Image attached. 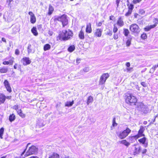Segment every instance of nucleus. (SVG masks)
<instances>
[{"instance_id":"1","label":"nucleus","mask_w":158,"mask_h":158,"mask_svg":"<svg viewBox=\"0 0 158 158\" xmlns=\"http://www.w3.org/2000/svg\"><path fill=\"white\" fill-rule=\"evenodd\" d=\"M73 35L72 32L69 30H63L57 37V40H66L70 39Z\"/></svg>"},{"instance_id":"2","label":"nucleus","mask_w":158,"mask_h":158,"mask_svg":"<svg viewBox=\"0 0 158 158\" xmlns=\"http://www.w3.org/2000/svg\"><path fill=\"white\" fill-rule=\"evenodd\" d=\"M125 99L126 102L131 105H135L137 101V99L136 97L131 94H127L125 95Z\"/></svg>"},{"instance_id":"3","label":"nucleus","mask_w":158,"mask_h":158,"mask_svg":"<svg viewBox=\"0 0 158 158\" xmlns=\"http://www.w3.org/2000/svg\"><path fill=\"white\" fill-rule=\"evenodd\" d=\"M131 132V130L127 127L123 131L117 132L116 134L119 139H123L127 136Z\"/></svg>"},{"instance_id":"4","label":"nucleus","mask_w":158,"mask_h":158,"mask_svg":"<svg viewBox=\"0 0 158 158\" xmlns=\"http://www.w3.org/2000/svg\"><path fill=\"white\" fill-rule=\"evenodd\" d=\"M38 150V149L35 146H32L29 148V150L27 152L24 156H27L36 153Z\"/></svg>"},{"instance_id":"5","label":"nucleus","mask_w":158,"mask_h":158,"mask_svg":"<svg viewBox=\"0 0 158 158\" xmlns=\"http://www.w3.org/2000/svg\"><path fill=\"white\" fill-rule=\"evenodd\" d=\"M109 77V75L108 73L103 74L100 77L99 81V84L102 85L104 84L106 80Z\"/></svg>"},{"instance_id":"6","label":"nucleus","mask_w":158,"mask_h":158,"mask_svg":"<svg viewBox=\"0 0 158 158\" xmlns=\"http://www.w3.org/2000/svg\"><path fill=\"white\" fill-rule=\"evenodd\" d=\"M57 19L62 23L63 27L66 26L68 23L67 16L65 15H64L60 17H58Z\"/></svg>"},{"instance_id":"7","label":"nucleus","mask_w":158,"mask_h":158,"mask_svg":"<svg viewBox=\"0 0 158 158\" xmlns=\"http://www.w3.org/2000/svg\"><path fill=\"white\" fill-rule=\"evenodd\" d=\"M130 30L132 32L138 33L140 31V29L138 26L136 24H132L130 27Z\"/></svg>"},{"instance_id":"8","label":"nucleus","mask_w":158,"mask_h":158,"mask_svg":"<svg viewBox=\"0 0 158 158\" xmlns=\"http://www.w3.org/2000/svg\"><path fill=\"white\" fill-rule=\"evenodd\" d=\"M145 130V128L143 126H141L140 128L138 131V134L135 136H133L132 137L135 139H137L138 138L144 136V135L143 134V132Z\"/></svg>"},{"instance_id":"9","label":"nucleus","mask_w":158,"mask_h":158,"mask_svg":"<svg viewBox=\"0 0 158 158\" xmlns=\"http://www.w3.org/2000/svg\"><path fill=\"white\" fill-rule=\"evenodd\" d=\"M133 147V153L134 155L139 154L141 150V147L137 144H135L132 145Z\"/></svg>"},{"instance_id":"10","label":"nucleus","mask_w":158,"mask_h":158,"mask_svg":"<svg viewBox=\"0 0 158 158\" xmlns=\"http://www.w3.org/2000/svg\"><path fill=\"white\" fill-rule=\"evenodd\" d=\"M21 62L24 65L26 66L30 64L31 62V61L30 60L29 58L25 57L22 59Z\"/></svg>"},{"instance_id":"11","label":"nucleus","mask_w":158,"mask_h":158,"mask_svg":"<svg viewBox=\"0 0 158 158\" xmlns=\"http://www.w3.org/2000/svg\"><path fill=\"white\" fill-rule=\"evenodd\" d=\"M3 83L7 90L9 92H11V88L10 84L8 81L6 80H5Z\"/></svg>"},{"instance_id":"12","label":"nucleus","mask_w":158,"mask_h":158,"mask_svg":"<svg viewBox=\"0 0 158 158\" xmlns=\"http://www.w3.org/2000/svg\"><path fill=\"white\" fill-rule=\"evenodd\" d=\"M30 16V22L32 23H35L36 22V18L34 14L32 12L30 11L28 13Z\"/></svg>"},{"instance_id":"13","label":"nucleus","mask_w":158,"mask_h":158,"mask_svg":"<svg viewBox=\"0 0 158 158\" xmlns=\"http://www.w3.org/2000/svg\"><path fill=\"white\" fill-rule=\"evenodd\" d=\"M117 24L118 26L121 27L124 25V23L123 21V19L121 17H119L117 22Z\"/></svg>"},{"instance_id":"14","label":"nucleus","mask_w":158,"mask_h":158,"mask_svg":"<svg viewBox=\"0 0 158 158\" xmlns=\"http://www.w3.org/2000/svg\"><path fill=\"white\" fill-rule=\"evenodd\" d=\"M102 31V29L99 28L95 30V32L94 33V35L96 36L100 37L101 36Z\"/></svg>"},{"instance_id":"15","label":"nucleus","mask_w":158,"mask_h":158,"mask_svg":"<svg viewBox=\"0 0 158 158\" xmlns=\"http://www.w3.org/2000/svg\"><path fill=\"white\" fill-rule=\"evenodd\" d=\"M138 108L139 110L144 112L145 106L142 103H140L138 105Z\"/></svg>"},{"instance_id":"16","label":"nucleus","mask_w":158,"mask_h":158,"mask_svg":"<svg viewBox=\"0 0 158 158\" xmlns=\"http://www.w3.org/2000/svg\"><path fill=\"white\" fill-rule=\"evenodd\" d=\"M92 31L91 24L90 23H89L86 25L85 31L87 33H90L92 32Z\"/></svg>"},{"instance_id":"17","label":"nucleus","mask_w":158,"mask_h":158,"mask_svg":"<svg viewBox=\"0 0 158 158\" xmlns=\"http://www.w3.org/2000/svg\"><path fill=\"white\" fill-rule=\"evenodd\" d=\"M78 36L79 38L81 40H83L85 38L84 34L83 31L82 29L79 32L78 34Z\"/></svg>"},{"instance_id":"18","label":"nucleus","mask_w":158,"mask_h":158,"mask_svg":"<svg viewBox=\"0 0 158 158\" xmlns=\"http://www.w3.org/2000/svg\"><path fill=\"white\" fill-rule=\"evenodd\" d=\"M146 139V138L145 137H143L142 138L139 139L138 140V141L140 143H142L143 144H144V147H147V146L148 143H146V144H145Z\"/></svg>"},{"instance_id":"19","label":"nucleus","mask_w":158,"mask_h":158,"mask_svg":"<svg viewBox=\"0 0 158 158\" xmlns=\"http://www.w3.org/2000/svg\"><path fill=\"white\" fill-rule=\"evenodd\" d=\"M6 100V97L3 94H0V104L3 103Z\"/></svg>"},{"instance_id":"20","label":"nucleus","mask_w":158,"mask_h":158,"mask_svg":"<svg viewBox=\"0 0 158 158\" xmlns=\"http://www.w3.org/2000/svg\"><path fill=\"white\" fill-rule=\"evenodd\" d=\"M31 31L34 35L37 36L38 35V33L36 27H33L31 30Z\"/></svg>"},{"instance_id":"21","label":"nucleus","mask_w":158,"mask_h":158,"mask_svg":"<svg viewBox=\"0 0 158 158\" xmlns=\"http://www.w3.org/2000/svg\"><path fill=\"white\" fill-rule=\"evenodd\" d=\"M8 71V68L5 67H4L0 69V72L1 73H6Z\"/></svg>"},{"instance_id":"22","label":"nucleus","mask_w":158,"mask_h":158,"mask_svg":"<svg viewBox=\"0 0 158 158\" xmlns=\"http://www.w3.org/2000/svg\"><path fill=\"white\" fill-rule=\"evenodd\" d=\"M93 101V98L91 96L89 97L87 99V101L86 102L87 105H89V103H92Z\"/></svg>"},{"instance_id":"23","label":"nucleus","mask_w":158,"mask_h":158,"mask_svg":"<svg viewBox=\"0 0 158 158\" xmlns=\"http://www.w3.org/2000/svg\"><path fill=\"white\" fill-rule=\"evenodd\" d=\"M121 143L124 144L127 147H128L130 145V143L127 142L126 140H123L120 141Z\"/></svg>"},{"instance_id":"24","label":"nucleus","mask_w":158,"mask_h":158,"mask_svg":"<svg viewBox=\"0 0 158 158\" xmlns=\"http://www.w3.org/2000/svg\"><path fill=\"white\" fill-rule=\"evenodd\" d=\"M49 158H59V156L58 154L54 153L50 156Z\"/></svg>"},{"instance_id":"25","label":"nucleus","mask_w":158,"mask_h":158,"mask_svg":"<svg viewBox=\"0 0 158 158\" xmlns=\"http://www.w3.org/2000/svg\"><path fill=\"white\" fill-rule=\"evenodd\" d=\"M74 103V101L73 100L72 102L67 101L65 103V106H71Z\"/></svg>"},{"instance_id":"26","label":"nucleus","mask_w":158,"mask_h":158,"mask_svg":"<svg viewBox=\"0 0 158 158\" xmlns=\"http://www.w3.org/2000/svg\"><path fill=\"white\" fill-rule=\"evenodd\" d=\"M53 10V7L52 6L50 5L49 7L48 15H51L52 13Z\"/></svg>"},{"instance_id":"27","label":"nucleus","mask_w":158,"mask_h":158,"mask_svg":"<svg viewBox=\"0 0 158 158\" xmlns=\"http://www.w3.org/2000/svg\"><path fill=\"white\" fill-rule=\"evenodd\" d=\"M50 48L51 46L48 44H46L44 45V49L45 51L48 50L50 49Z\"/></svg>"},{"instance_id":"28","label":"nucleus","mask_w":158,"mask_h":158,"mask_svg":"<svg viewBox=\"0 0 158 158\" xmlns=\"http://www.w3.org/2000/svg\"><path fill=\"white\" fill-rule=\"evenodd\" d=\"M75 49V47L74 45H71L68 48V51L72 52H73Z\"/></svg>"},{"instance_id":"29","label":"nucleus","mask_w":158,"mask_h":158,"mask_svg":"<svg viewBox=\"0 0 158 158\" xmlns=\"http://www.w3.org/2000/svg\"><path fill=\"white\" fill-rule=\"evenodd\" d=\"M15 118V115L13 114H12L10 115L9 118V120L10 122H12L14 120Z\"/></svg>"},{"instance_id":"30","label":"nucleus","mask_w":158,"mask_h":158,"mask_svg":"<svg viewBox=\"0 0 158 158\" xmlns=\"http://www.w3.org/2000/svg\"><path fill=\"white\" fill-rule=\"evenodd\" d=\"M19 115L23 118L25 117V115L22 113V111L21 109H18L17 110Z\"/></svg>"},{"instance_id":"31","label":"nucleus","mask_w":158,"mask_h":158,"mask_svg":"<svg viewBox=\"0 0 158 158\" xmlns=\"http://www.w3.org/2000/svg\"><path fill=\"white\" fill-rule=\"evenodd\" d=\"M127 6H128V10L131 11L132 12L134 8V6L132 4H128L127 5Z\"/></svg>"},{"instance_id":"32","label":"nucleus","mask_w":158,"mask_h":158,"mask_svg":"<svg viewBox=\"0 0 158 158\" xmlns=\"http://www.w3.org/2000/svg\"><path fill=\"white\" fill-rule=\"evenodd\" d=\"M37 124L40 127H43L44 126L42 120H38L37 122Z\"/></svg>"},{"instance_id":"33","label":"nucleus","mask_w":158,"mask_h":158,"mask_svg":"<svg viewBox=\"0 0 158 158\" xmlns=\"http://www.w3.org/2000/svg\"><path fill=\"white\" fill-rule=\"evenodd\" d=\"M4 129L3 128H2L0 129V138L1 139H2V136L3 134Z\"/></svg>"},{"instance_id":"34","label":"nucleus","mask_w":158,"mask_h":158,"mask_svg":"<svg viewBox=\"0 0 158 158\" xmlns=\"http://www.w3.org/2000/svg\"><path fill=\"white\" fill-rule=\"evenodd\" d=\"M129 33V32L128 29H125L124 30V33L125 36H127Z\"/></svg>"},{"instance_id":"35","label":"nucleus","mask_w":158,"mask_h":158,"mask_svg":"<svg viewBox=\"0 0 158 158\" xmlns=\"http://www.w3.org/2000/svg\"><path fill=\"white\" fill-rule=\"evenodd\" d=\"M132 12L131 11L128 10V11L125 14V16L126 17L129 16L131 15Z\"/></svg>"},{"instance_id":"36","label":"nucleus","mask_w":158,"mask_h":158,"mask_svg":"<svg viewBox=\"0 0 158 158\" xmlns=\"http://www.w3.org/2000/svg\"><path fill=\"white\" fill-rule=\"evenodd\" d=\"M131 39H128L126 43V46L127 47L129 46L131 44Z\"/></svg>"},{"instance_id":"37","label":"nucleus","mask_w":158,"mask_h":158,"mask_svg":"<svg viewBox=\"0 0 158 158\" xmlns=\"http://www.w3.org/2000/svg\"><path fill=\"white\" fill-rule=\"evenodd\" d=\"M31 44H29L27 47V50L28 53L31 52L32 50L31 48Z\"/></svg>"},{"instance_id":"38","label":"nucleus","mask_w":158,"mask_h":158,"mask_svg":"<svg viewBox=\"0 0 158 158\" xmlns=\"http://www.w3.org/2000/svg\"><path fill=\"white\" fill-rule=\"evenodd\" d=\"M117 125V124L115 122V118H114L113 120L112 126L113 127H116Z\"/></svg>"},{"instance_id":"39","label":"nucleus","mask_w":158,"mask_h":158,"mask_svg":"<svg viewBox=\"0 0 158 158\" xmlns=\"http://www.w3.org/2000/svg\"><path fill=\"white\" fill-rule=\"evenodd\" d=\"M141 37L142 39H145L147 37L146 34L145 33H143L141 35Z\"/></svg>"},{"instance_id":"40","label":"nucleus","mask_w":158,"mask_h":158,"mask_svg":"<svg viewBox=\"0 0 158 158\" xmlns=\"http://www.w3.org/2000/svg\"><path fill=\"white\" fill-rule=\"evenodd\" d=\"M8 62H9V64L11 65L14 62V58L13 57H11L10 59Z\"/></svg>"},{"instance_id":"41","label":"nucleus","mask_w":158,"mask_h":158,"mask_svg":"<svg viewBox=\"0 0 158 158\" xmlns=\"http://www.w3.org/2000/svg\"><path fill=\"white\" fill-rule=\"evenodd\" d=\"M142 0H133V2L134 4H136L140 2Z\"/></svg>"},{"instance_id":"42","label":"nucleus","mask_w":158,"mask_h":158,"mask_svg":"<svg viewBox=\"0 0 158 158\" xmlns=\"http://www.w3.org/2000/svg\"><path fill=\"white\" fill-rule=\"evenodd\" d=\"M118 30L117 27L115 26V25H114V27L113 29V31L114 32L116 33Z\"/></svg>"},{"instance_id":"43","label":"nucleus","mask_w":158,"mask_h":158,"mask_svg":"<svg viewBox=\"0 0 158 158\" xmlns=\"http://www.w3.org/2000/svg\"><path fill=\"white\" fill-rule=\"evenodd\" d=\"M139 13L141 15H143L145 13V11L143 9H140L139 11Z\"/></svg>"},{"instance_id":"44","label":"nucleus","mask_w":158,"mask_h":158,"mask_svg":"<svg viewBox=\"0 0 158 158\" xmlns=\"http://www.w3.org/2000/svg\"><path fill=\"white\" fill-rule=\"evenodd\" d=\"M150 30H151V29L149 26H147L144 28V30L146 31H148Z\"/></svg>"},{"instance_id":"45","label":"nucleus","mask_w":158,"mask_h":158,"mask_svg":"<svg viewBox=\"0 0 158 158\" xmlns=\"http://www.w3.org/2000/svg\"><path fill=\"white\" fill-rule=\"evenodd\" d=\"M89 68L86 67L85 68L83 69V71L85 72H87L89 71Z\"/></svg>"},{"instance_id":"46","label":"nucleus","mask_w":158,"mask_h":158,"mask_svg":"<svg viewBox=\"0 0 158 158\" xmlns=\"http://www.w3.org/2000/svg\"><path fill=\"white\" fill-rule=\"evenodd\" d=\"M154 24H156V25H157V24L158 23V19L157 18H155V21H154Z\"/></svg>"},{"instance_id":"47","label":"nucleus","mask_w":158,"mask_h":158,"mask_svg":"<svg viewBox=\"0 0 158 158\" xmlns=\"http://www.w3.org/2000/svg\"><path fill=\"white\" fill-rule=\"evenodd\" d=\"M158 67V65H155L151 69V70H153V71H154Z\"/></svg>"},{"instance_id":"48","label":"nucleus","mask_w":158,"mask_h":158,"mask_svg":"<svg viewBox=\"0 0 158 158\" xmlns=\"http://www.w3.org/2000/svg\"><path fill=\"white\" fill-rule=\"evenodd\" d=\"M15 53L16 55H18L19 54V51L18 49H16L15 50Z\"/></svg>"},{"instance_id":"49","label":"nucleus","mask_w":158,"mask_h":158,"mask_svg":"<svg viewBox=\"0 0 158 158\" xmlns=\"http://www.w3.org/2000/svg\"><path fill=\"white\" fill-rule=\"evenodd\" d=\"M141 85L143 87H146L147 86V84L145 82H143L141 83Z\"/></svg>"},{"instance_id":"50","label":"nucleus","mask_w":158,"mask_h":158,"mask_svg":"<svg viewBox=\"0 0 158 158\" xmlns=\"http://www.w3.org/2000/svg\"><path fill=\"white\" fill-rule=\"evenodd\" d=\"M18 105H15L13 106V109L15 110H18Z\"/></svg>"},{"instance_id":"51","label":"nucleus","mask_w":158,"mask_h":158,"mask_svg":"<svg viewBox=\"0 0 158 158\" xmlns=\"http://www.w3.org/2000/svg\"><path fill=\"white\" fill-rule=\"evenodd\" d=\"M149 26L150 27V28L151 29L154 28L155 27H156V24H153L152 25H151L150 26Z\"/></svg>"},{"instance_id":"52","label":"nucleus","mask_w":158,"mask_h":158,"mask_svg":"<svg viewBox=\"0 0 158 158\" xmlns=\"http://www.w3.org/2000/svg\"><path fill=\"white\" fill-rule=\"evenodd\" d=\"M114 38L115 40H116L118 38V36L116 34H115L114 35Z\"/></svg>"},{"instance_id":"53","label":"nucleus","mask_w":158,"mask_h":158,"mask_svg":"<svg viewBox=\"0 0 158 158\" xmlns=\"http://www.w3.org/2000/svg\"><path fill=\"white\" fill-rule=\"evenodd\" d=\"M3 64L4 65H7L9 64V62L7 61H4L3 62Z\"/></svg>"},{"instance_id":"54","label":"nucleus","mask_w":158,"mask_h":158,"mask_svg":"<svg viewBox=\"0 0 158 158\" xmlns=\"http://www.w3.org/2000/svg\"><path fill=\"white\" fill-rule=\"evenodd\" d=\"M147 151V150L146 149H143L142 151V154L145 153Z\"/></svg>"},{"instance_id":"55","label":"nucleus","mask_w":158,"mask_h":158,"mask_svg":"<svg viewBox=\"0 0 158 158\" xmlns=\"http://www.w3.org/2000/svg\"><path fill=\"white\" fill-rule=\"evenodd\" d=\"M120 0H116V3L117 5V7H118L119 6V4L120 2Z\"/></svg>"},{"instance_id":"56","label":"nucleus","mask_w":158,"mask_h":158,"mask_svg":"<svg viewBox=\"0 0 158 158\" xmlns=\"http://www.w3.org/2000/svg\"><path fill=\"white\" fill-rule=\"evenodd\" d=\"M13 0H6V2L9 5L10 4L11 2Z\"/></svg>"},{"instance_id":"57","label":"nucleus","mask_w":158,"mask_h":158,"mask_svg":"<svg viewBox=\"0 0 158 158\" xmlns=\"http://www.w3.org/2000/svg\"><path fill=\"white\" fill-rule=\"evenodd\" d=\"M102 25V22H99L98 23H97V25L98 27L101 26Z\"/></svg>"},{"instance_id":"58","label":"nucleus","mask_w":158,"mask_h":158,"mask_svg":"<svg viewBox=\"0 0 158 158\" xmlns=\"http://www.w3.org/2000/svg\"><path fill=\"white\" fill-rule=\"evenodd\" d=\"M126 66L128 67H129L130 66V63L129 62H127V63L126 64Z\"/></svg>"},{"instance_id":"59","label":"nucleus","mask_w":158,"mask_h":158,"mask_svg":"<svg viewBox=\"0 0 158 158\" xmlns=\"http://www.w3.org/2000/svg\"><path fill=\"white\" fill-rule=\"evenodd\" d=\"M48 34L50 35H52L53 34V32L52 31H49L48 32Z\"/></svg>"},{"instance_id":"60","label":"nucleus","mask_w":158,"mask_h":158,"mask_svg":"<svg viewBox=\"0 0 158 158\" xmlns=\"http://www.w3.org/2000/svg\"><path fill=\"white\" fill-rule=\"evenodd\" d=\"M2 40L4 42H6V40L4 38H2Z\"/></svg>"},{"instance_id":"61","label":"nucleus","mask_w":158,"mask_h":158,"mask_svg":"<svg viewBox=\"0 0 158 158\" xmlns=\"http://www.w3.org/2000/svg\"><path fill=\"white\" fill-rule=\"evenodd\" d=\"M18 64H15L14 66V68L15 69H17V66Z\"/></svg>"},{"instance_id":"62","label":"nucleus","mask_w":158,"mask_h":158,"mask_svg":"<svg viewBox=\"0 0 158 158\" xmlns=\"http://www.w3.org/2000/svg\"><path fill=\"white\" fill-rule=\"evenodd\" d=\"M114 16H110V20H113V19L114 18Z\"/></svg>"},{"instance_id":"63","label":"nucleus","mask_w":158,"mask_h":158,"mask_svg":"<svg viewBox=\"0 0 158 158\" xmlns=\"http://www.w3.org/2000/svg\"><path fill=\"white\" fill-rule=\"evenodd\" d=\"M132 68H127V70L128 71H131V69Z\"/></svg>"},{"instance_id":"64","label":"nucleus","mask_w":158,"mask_h":158,"mask_svg":"<svg viewBox=\"0 0 158 158\" xmlns=\"http://www.w3.org/2000/svg\"><path fill=\"white\" fill-rule=\"evenodd\" d=\"M138 14H137V13H135V14H134V17L135 18H136L137 17V16H138Z\"/></svg>"}]
</instances>
